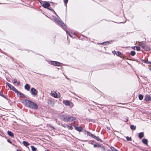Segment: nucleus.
I'll return each mask as SVG.
<instances>
[{
	"instance_id": "1",
	"label": "nucleus",
	"mask_w": 151,
	"mask_h": 151,
	"mask_svg": "<svg viewBox=\"0 0 151 151\" xmlns=\"http://www.w3.org/2000/svg\"><path fill=\"white\" fill-rule=\"evenodd\" d=\"M59 117L61 120L65 122H71L76 119L75 117L66 114H61Z\"/></svg>"
},
{
	"instance_id": "2",
	"label": "nucleus",
	"mask_w": 151,
	"mask_h": 151,
	"mask_svg": "<svg viewBox=\"0 0 151 151\" xmlns=\"http://www.w3.org/2000/svg\"><path fill=\"white\" fill-rule=\"evenodd\" d=\"M22 102L27 107L31 108L33 102L27 99H24L22 101Z\"/></svg>"
},
{
	"instance_id": "3",
	"label": "nucleus",
	"mask_w": 151,
	"mask_h": 151,
	"mask_svg": "<svg viewBox=\"0 0 151 151\" xmlns=\"http://www.w3.org/2000/svg\"><path fill=\"white\" fill-rule=\"evenodd\" d=\"M54 19L56 23L59 25L61 26L62 28L65 30L66 29V26L61 20H59L58 19L55 17L54 18Z\"/></svg>"
},
{
	"instance_id": "4",
	"label": "nucleus",
	"mask_w": 151,
	"mask_h": 151,
	"mask_svg": "<svg viewBox=\"0 0 151 151\" xmlns=\"http://www.w3.org/2000/svg\"><path fill=\"white\" fill-rule=\"evenodd\" d=\"M39 1L41 5L45 8L47 9V8L50 6V4L47 2L45 1L44 3H42V1L41 0H39Z\"/></svg>"
},
{
	"instance_id": "5",
	"label": "nucleus",
	"mask_w": 151,
	"mask_h": 151,
	"mask_svg": "<svg viewBox=\"0 0 151 151\" xmlns=\"http://www.w3.org/2000/svg\"><path fill=\"white\" fill-rule=\"evenodd\" d=\"M6 84L10 89L14 91L16 93L18 92V91L13 86L11 85L10 83L7 82Z\"/></svg>"
},
{
	"instance_id": "6",
	"label": "nucleus",
	"mask_w": 151,
	"mask_h": 151,
	"mask_svg": "<svg viewBox=\"0 0 151 151\" xmlns=\"http://www.w3.org/2000/svg\"><path fill=\"white\" fill-rule=\"evenodd\" d=\"M49 64L55 66H59L60 65V63L57 61H50L48 62Z\"/></svg>"
},
{
	"instance_id": "7",
	"label": "nucleus",
	"mask_w": 151,
	"mask_h": 151,
	"mask_svg": "<svg viewBox=\"0 0 151 151\" xmlns=\"http://www.w3.org/2000/svg\"><path fill=\"white\" fill-rule=\"evenodd\" d=\"M31 93L33 96H35L37 95V91L35 88H32L31 89Z\"/></svg>"
},
{
	"instance_id": "8",
	"label": "nucleus",
	"mask_w": 151,
	"mask_h": 151,
	"mask_svg": "<svg viewBox=\"0 0 151 151\" xmlns=\"http://www.w3.org/2000/svg\"><path fill=\"white\" fill-rule=\"evenodd\" d=\"M38 108V106L36 104L33 102L32 105V107H31V108L34 110H36Z\"/></svg>"
},
{
	"instance_id": "9",
	"label": "nucleus",
	"mask_w": 151,
	"mask_h": 151,
	"mask_svg": "<svg viewBox=\"0 0 151 151\" xmlns=\"http://www.w3.org/2000/svg\"><path fill=\"white\" fill-rule=\"evenodd\" d=\"M139 45L143 49H145L146 48V44L144 42H141L139 43Z\"/></svg>"
},
{
	"instance_id": "10",
	"label": "nucleus",
	"mask_w": 151,
	"mask_h": 151,
	"mask_svg": "<svg viewBox=\"0 0 151 151\" xmlns=\"http://www.w3.org/2000/svg\"><path fill=\"white\" fill-rule=\"evenodd\" d=\"M144 99L146 101H148L151 100V97L148 95H147L145 96Z\"/></svg>"
},
{
	"instance_id": "11",
	"label": "nucleus",
	"mask_w": 151,
	"mask_h": 151,
	"mask_svg": "<svg viewBox=\"0 0 151 151\" xmlns=\"http://www.w3.org/2000/svg\"><path fill=\"white\" fill-rule=\"evenodd\" d=\"M144 136V134L143 132H141L138 134V137L140 139L143 138Z\"/></svg>"
},
{
	"instance_id": "12",
	"label": "nucleus",
	"mask_w": 151,
	"mask_h": 151,
	"mask_svg": "<svg viewBox=\"0 0 151 151\" xmlns=\"http://www.w3.org/2000/svg\"><path fill=\"white\" fill-rule=\"evenodd\" d=\"M7 134L8 135L11 137H14L13 133L11 131H7Z\"/></svg>"
},
{
	"instance_id": "13",
	"label": "nucleus",
	"mask_w": 151,
	"mask_h": 151,
	"mask_svg": "<svg viewBox=\"0 0 151 151\" xmlns=\"http://www.w3.org/2000/svg\"><path fill=\"white\" fill-rule=\"evenodd\" d=\"M75 128L76 130L79 132H81L82 130V128L79 127H75Z\"/></svg>"
},
{
	"instance_id": "14",
	"label": "nucleus",
	"mask_w": 151,
	"mask_h": 151,
	"mask_svg": "<svg viewBox=\"0 0 151 151\" xmlns=\"http://www.w3.org/2000/svg\"><path fill=\"white\" fill-rule=\"evenodd\" d=\"M143 143L146 145H147V139H143L142 140Z\"/></svg>"
},
{
	"instance_id": "15",
	"label": "nucleus",
	"mask_w": 151,
	"mask_h": 151,
	"mask_svg": "<svg viewBox=\"0 0 151 151\" xmlns=\"http://www.w3.org/2000/svg\"><path fill=\"white\" fill-rule=\"evenodd\" d=\"M24 88L25 89L28 91L30 88V87L28 84H26L24 86Z\"/></svg>"
},
{
	"instance_id": "16",
	"label": "nucleus",
	"mask_w": 151,
	"mask_h": 151,
	"mask_svg": "<svg viewBox=\"0 0 151 151\" xmlns=\"http://www.w3.org/2000/svg\"><path fill=\"white\" fill-rule=\"evenodd\" d=\"M23 144L25 146H27L29 145V144L28 142L25 141H23Z\"/></svg>"
},
{
	"instance_id": "17",
	"label": "nucleus",
	"mask_w": 151,
	"mask_h": 151,
	"mask_svg": "<svg viewBox=\"0 0 151 151\" xmlns=\"http://www.w3.org/2000/svg\"><path fill=\"white\" fill-rule=\"evenodd\" d=\"M64 103L66 106H69L70 103L68 101H64Z\"/></svg>"
},
{
	"instance_id": "18",
	"label": "nucleus",
	"mask_w": 151,
	"mask_h": 151,
	"mask_svg": "<svg viewBox=\"0 0 151 151\" xmlns=\"http://www.w3.org/2000/svg\"><path fill=\"white\" fill-rule=\"evenodd\" d=\"M110 43V42L109 41H106V42H102L101 43V45H106L107 44H109Z\"/></svg>"
},
{
	"instance_id": "19",
	"label": "nucleus",
	"mask_w": 151,
	"mask_h": 151,
	"mask_svg": "<svg viewBox=\"0 0 151 151\" xmlns=\"http://www.w3.org/2000/svg\"><path fill=\"white\" fill-rule=\"evenodd\" d=\"M130 128L132 130H135L136 129V126L133 125H132L130 126Z\"/></svg>"
},
{
	"instance_id": "20",
	"label": "nucleus",
	"mask_w": 151,
	"mask_h": 151,
	"mask_svg": "<svg viewBox=\"0 0 151 151\" xmlns=\"http://www.w3.org/2000/svg\"><path fill=\"white\" fill-rule=\"evenodd\" d=\"M52 96L55 98H57L58 97V94L56 92H54L52 94Z\"/></svg>"
},
{
	"instance_id": "21",
	"label": "nucleus",
	"mask_w": 151,
	"mask_h": 151,
	"mask_svg": "<svg viewBox=\"0 0 151 151\" xmlns=\"http://www.w3.org/2000/svg\"><path fill=\"white\" fill-rule=\"evenodd\" d=\"M138 98L140 100H142L143 98V96L141 94H139L138 96Z\"/></svg>"
},
{
	"instance_id": "22",
	"label": "nucleus",
	"mask_w": 151,
	"mask_h": 151,
	"mask_svg": "<svg viewBox=\"0 0 151 151\" xmlns=\"http://www.w3.org/2000/svg\"><path fill=\"white\" fill-rule=\"evenodd\" d=\"M16 93H17V94H19L20 96L22 97H25V96L23 94V93H22L20 92H19L18 91V92Z\"/></svg>"
},
{
	"instance_id": "23",
	"label": "nucleus",
	"mask_w": 151,
	"mask_h": 151,
	"mask_svg": "<svg viewBox=\"0 0 151 151\" xmlns=\"http://www.w3.org/2000/svg\"><path fill=\"white\" fill-rule=\"evenodd\" d=\"M31 147L32 148V151H36L37 150V148L35 147L34 146H31Z\"/></svg>"
},
{
	"instance_id": "24",
	"label": "nucleus",
	"mask_w": 151,
	"mask_h": 151,
	"mask_svg": "<svg viewBox=\"0 0 151 151\" xmlns=\"http://www.w3.org/2000/svg\"><path fill=\"white\" fill-rule=\"evenodd\" d=\"M135 54L136 53L134 51H132L130 52V55L132 56H134L135 55Z\"/></svg>"
},
{
	"instance_id": "25",
	"label": "nucleus",
	"mask_w": 151,
	"mask_h": 151,
	"mask_svg": "<svg viewBox=\"0 0 151 151\" xmlns=\"http://www.w3.org/2000/svg\"><path fill=\"white\" fill-rule=\"evenodd\" d=\"M126 139L128 141H132V138L130 137H129L128 136H127L126 137Z\"/></svg>"
},
{
	"instance_id": "26",
	"label": "nucleus",
	"mask_w": 151,
	"mask_h": 151,
	"mask_svg": "<svg viewBox=\"0 0 151 151\" xmlns=\"http://www.w3.org/2000/svg\"><path fill=\"white\" fill-rule=\"evenodd\" d=\"M134 48H136V49L137 51H139L140 50V48L138 46H134Z\"/></svg>"
},
{
	"instance_id": "27",
	"label": "nucleus",
	"mask_w": 151,
	"mask_h": 151,
	"mask_svg": "<svg viewBox=\"0 0 151 151\" xmlns=\"http://www.w3.org/2000/svg\"><path fill=\"white\" fill-rule=\"evenodd\" d=\"M66 34L68 35H68L71 37L73 38V37L71 36L70 33H69L68 31H66Z\"/></svg>"
},
{
	"instance_id": "28",
	"label": "nucleus",
	"mask_w": 151,
	"mask_h": 151,
	"mask_svg": "<svg viewBox=\"0 0 151 151\" xmlns=\"http://www.w3.org/2000/svg\"><path fill=\"white\" fill-rule=\"evenodd\" d=\"M121 55V53L119 52V51H117L116 53V55L118 56H120Z\"/></svg>"
},
{
	"instance_id": "29",
	"label": "nucleus",
	"mask_w": 151,
	"mask_h": 151,
	"mask_svg": "<svg viewBox=\"0 0 151 151\" xmlns=\"http://www.w3.org/2000/svg\"><path fill=\"white\" fill-rule=\"evenodd\" d=\"M110 149L112 151H115L116 150H117L114 147L112 146H111L110 147Z\"/></svg>"
},
{
	"instance_id": "30",
	"label": "nucleus",
	"mask_w": 151,
	"mask_h": 151,
	"mask_svg": "<svg viewBox=\"0 0 151 151\" xmlns=\"http://www.w3.org/2000/svg\"><path fill=\"white\" fill-rule=\"evenodd\" d=\"M67 128L69 129L72 130L73 129V127L71 126H69L68 125Z\"/></svg>"
},
{
	"instance_id": "31",
	"label": "nucleus",
	"mask_w": 151,
	"mask_h": 151,
	"mask_svg": "<svg viewBox=\"0 0 151 151\" xmlns=\"http://www.w3.org/2000/svg\"><path fill=\"white\" fill-rule=\"evenodd\" d=\"M87 132V135L88 136L91 137V136L93 134L88 132Z\"/></svg>"
},
{
	"instance_id": "32",
	"label": "nucleus",
	"mask_w": 151,
	"mask_h": 151,
	"mask_svg": "<svg viewBox=\"0 0 151 151\" xmlns=\"http://www.w3.org/2000/svg\"><path fill=\"white\" fill-rule=\"evenodd\" d=\"M95 139H96V140L97 141H101V139H100L99 137H96V138H95Z\"/></svg>"
},
{
	"instance_id": "33",
	"label": "nucleus",
	"mask_w": 151,
	"mask_h": 151,
	"mask_svg": "<svg viewBox=\"0 0 151 151\" xmlns=\"http://www.w3.org/2000/svg\"><path fill=\"white\" fill-rule=\"evenodd\" d=\"M12 82L14 83H16L17 82V80L16 79H14Z\"/></svg>"
},
{
	"instance_id": "34",
	"label": "nucleus",
	"mask_w": 151,
	"mask_h": 151,
	"mask_svg": "<svg viewBox=\"0 0 151 151\" xmlns=\"http://www.w3.org/2000/svg\"><path fill=\"white\" fill-rule=\"evenodd\" d=\"M0 96H1L5 98V99H6V96H4V95L3 94V93H1L0 92Z\"/></svg>"
},
{
	"instance_id": "35",
	"label": "nucleus",
	"mask_w": 151,
	"mask_h": 151,
	"mask_svg": "<svg viewBox=\"0 0 151 151\" xmlns=\"http://www.w3.org/2000/svg\"><path fill=\"white\" fill-rule=\"evenodd\" d=\"M68 125L66 124H63L62 125V126L64 127H68Z\"/></svg>"
},
{
	"instance_id": "36",
	"label": "nucleus",
	"mask_w": 151,
	"mask_h": 151,
	"mask_svg": "<svg viewBox=\"0 0 151 151\" xmlns=\"http://www.w3.org/2000/svg\"><path fill=\"white\" fill-rule=\"evenodd\" d=\"M99 146H100V145H96V144H95V145H94L93 147H99Z\"/></svg>"
},
{
	"instance_id": "37",
	"label": "nucleus",
	"mask_w": 151,
	"mask_h": 151,
	"mask_svg": "<svg viewBox=\"0 0 151 151\" xmlns=\"http://www.w3.org/2000/svg\"><path fill=\"white\" fill-rule=\"evenodd\" d=\"M47 9H49L53 12H54V10H53L51 8H48Z\"/></svg>"
},
{
	"instance_id": "38",
	"label": "nucleus",
	"mask_w": 151,
	"mask_h": 151,
	"mask_svg": "<svg viewBox=\"0 0 151 151\" xmlns=\"http://www.w3.org/2000/svg\"><path fill=\"white\" fill-rule=\"evenodd\" d=\"M68 0H64V2L65 4H67L68 1Z\"/></svg>"
},
{
	"instance_id": "39",
	"label": "nucleus",
	"mask_w": 151,
	"mask_h": 151,
	"mask_svg": "<svg viewBox=\"0 0 151 151\" xmlns=\"http://www.w3.org/2000/svg\"><path fill=\"white\" fill-rule=\"evenodd\" d=\"M91 137L94 138V139H95V138H96V136H95L94 135H93V134H92V135L91 136Z\"/></svg>"
},
{
	"instance_id": "40",
	"label": "nucleus",
	"mask_w": 151,
	"mask_h": 151,
	"mask_svg": "<svg viewBox=\"0 0 151 151\" xmlns=\"http://www.w3.org/2000/svg\"><path fill=\"white\" fill-rule=\"evenodd\" d=\"M7 141L8 142H9V143H10V144H12V142H11L10 141V140L9 139H8L7 140Z\"/></svg>"
},
{
	"instance_id": "41",
	"label": "nucleus",
	"mask_w": 151,
	"mask_h": 151,
	"mask_svg": "<svg viewBox=\"0 0 151 151\" xmlns=\"http://www.w3.org/2000/svg\"><path fill=\"white\" fill-rule=\"evenodd\" d=\"M112 52V53L114 54H116V51H113Z\"/></svg>"
},
{
	"instance_id": "42",
	"label": "nucleus",
	"mask_w": 151,
	"mask_h": 151,
	"mask_svg": "<svg viewBox=\"0 0 151 151\" xmlns=\"http://www.w3.org/2000/svg\"><path fill=\"white\" fill-rule=\"evenodd\" d=\"M95 142L94 141H92L91 142V144H93Z\"/></svg>"
},
{
	"instance_id": "43",
	"label": "nucleus",
	"mask_w": 151,
	"mask_h": 151,
	"mask_svg": "<svg viewBox=\"0 0 151 151\" xmlns=\"http://www.w3.org/2000/svg\"><path fill=\"white\" fill-rule=\"evenodd\" d=\"M17 82V84L18 86L20 84V81H18Z\"/></svg>"
},
{
	"instance_id": "44",
	"label": "nucleus",
	"mask_w": 151,
	"mask_h": 151,
	"mask_svg": "<svg viewBox=\"0 0 151 151\" xmlns=\"http://www.w3.org/2000/svg\"><path fill=\"white\" fill-rule=\"evenodd\" d=\"M144 62H145V63H150V62H146V61H145Z\"/></svg>"
},
{
	"instance_id": "45",
	"label": "nucleus",
	"mask_w": 151,
	"mask_h": 151,
	"mask_svg": "<svg viewBox=\"0 0 151 151\" xmlns=\"http://www.w3.org/2000/svg\"><path fill=\"white\" fill-rule=\"evenodd\" d=\"M51 128L53 130L55 129L53 127H51Z\"/></svg>"
},
{
	"instance_id": "46",
	"label": "nucleus",
	"mask_w": 151,
	"mask_h": 151,
	"mask_svg": "<svg viewBox=\"0 0 151 151\" xmlns=\"http://www.w3.org/2000/svg\"><path fill=\"white\" fill-rule=\"evenodd\" d=\"M54 14H55L56 15H57V14H56V13L54 11Z\"/></svg>"
},
{
	"instance_id": "47",
	"label": "nucleus",
	"mask_w": 151,
	"mask_h": 151,
	"mask_svg": "<svg viewBox=\"0 0 151 151\" xmlns=\"http://www.w3.org/2000/svg\"><path fill=\"white\" fill-rule=\"evenodd\" d=\"M128 121V120L127 119H126V121L127 122Z\"/></svg>"
},
{
	"instance_id": "48",
	"label": "nucleus",
	"mask_w": 151,
	"mask_h": 151,
	"mask_svg": "<svg viewBox=\"0 0 151 151\" xmlns=\"http://www.w3.org/2000/svg\"><path fill=\"white\" fill-rule=\"evenodd\" d=\"M17 151H21L19 150H17Z\"/></svg>"
},
{
	"instance_id": "49",
	"label": "nucleus",
	"mask_w": 151,
	"mask_h": 151,
	"mask_svg": "<svg viewBox=\"0 0 151 151\" xmlns=\"http://www.w3.org/2000/svg\"><path fill=\"white\" fill-rule=\"evenodd\" d=\"M66 77V78H67V79H68L67 78V77Z\"/></svg>"
},
{
	"instance_id": "50",
	"label": "nucleus",
	"mask_w": 151,
	"mask_h": 151,
	"mask_svg": "<svg viewBox=\"0 0 151 151\" xmlns=\"http://www.w3.org/2000/svg\"><path fill=\"white\" fill-rule=\"evenodd\" d=\"M108 151H111L110 150H108Z\"/></svg>"
},
{
	"instance_id": "51",
	"label": "nucleus",
	"mask_w": 151,
	"mask_h": 151,
	"mask_svg": "<svg viewBox=\"0 0 151 151\" xmlns=\"http://www.w3.org/2000/svg\"><path fill=\"white\" fill-rule=\"evenodd\" d=\"M47 151H50L48 150H47Z\"/></svg>"
},
{
	"instance_id": "52",
	"label": "nucleus",
	"mask_w": 151,
	"mask_h": 151,
	"mask_svg": "<svg viewBox=\"0 0 151 151\" xmlns=\"http://www.w3.org/2000/svg\"><path fill=\"white\" fill-rule=\"evenodd\" d=\"M150 114L151 115V113H150Z\"/></svg>"
}]
</instances>
